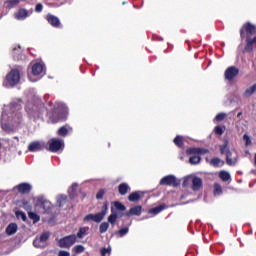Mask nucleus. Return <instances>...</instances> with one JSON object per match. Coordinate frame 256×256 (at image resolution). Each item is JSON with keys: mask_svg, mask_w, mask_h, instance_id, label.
Wrapping results in <instances>:
<instances>
[{"mask_svg": "<svg viewBox=\"0 0 256 256\" xmlns=\"http://www.w3.org/2000/svg\"><path fill=\"white\" fill-rule=\"evenodd\" d=\"M36 207H41L44 210V213L51 212V202L43 196L37 198Z\"/></svg>", "mask_w": 256, "mask_h": 256, "instance_id": "nucleus-8", "label": "nucleus"}, {"mask_svg": "<svg viewBox=\"0 0 256 256\" xmlns=\"http://www.w3.org/2000/svg\"><path fill=\"white\" fill-rule=\"evenodd\" d=\"M114 207L117 211H125L127 209V207H125L123 203L119 201L114 202Z\"/></svg>", "mask_w": 256, "mask_h": 256, "instance_id": "nucleus-42", "label": "nucleus"}, {"mask_svg": "<svg viewBox=\"0 0 256 256\" xmlns=\"http://www.w3.org/2000/svg\"><path fill=\"white\" fill-rule=\"evenodd\" d=\"M214 131H215L216 135H223V133H224L223 128L221 126H216L214 128Z\"/></svg>", "mask_w": 256, "mask_h": 256, "instance_id": "nucleus-48", "label": "nucleus"}, {"mask_svg": "<svg viewBox=\"0 0 256 256\" xmlns=\"http://www.w3.org/2000/svg\"><path fill=\"white\" fill-rule=\"evenodd\" d=\"M89 227H80L76 237H78V239H83L85 237V235L89 234Z\"/></svg>", "mask_w": 256, "mask_h": 256, "instance_id": "nucleus-26", "label": "nucleus"}, {"mask_svg": "<svg viewBox=\"0 0 256 256\" xmlns=\"http://www.w3.org/2000/svg\"><path fill=\"white\" fill-rule=\"evenodd\" d=\"M237 75H239V68L235 66L228 67L224 72V77L226 81H233V79H235Z\"/></svg>", "mask_w": 256, "mask_h": 256, "instance_id": "nucleus-9", "label": "nucleus"}, {"mask_svg": "<svg viewBox=\"0 0 256 256\" xmlns=\"http://www.w3.org/2000/svg\"><path fill=\"white\" fill-rule=\"evenodd\" d=\"M159 184L167 187H179V185H181V181L174 175H167L160 180Z\"/></svg>", "mask_w": 256, "mask_h": 256, "instance_id": "nucleus-5", "label": "nucleus"}, {"mask_svg": "<svg viewBox=\"0 0 256 256\" xmlns=\"http://www.w3.org/2000/svg\"><path fill=\"white\" fill-rule=\"evenodd\" d=\"M127 233H129V227L121 228L118 231V237H125V235H127Z\"/></svg>", "mask_w": 256, "mask_h": 256, "instance_id": "nucleus-44", "label": "nucleus"}, {"mask_svg": "<svg viewBox=\"0 0 256 256\" xmlns=\"http://www.w3.org/2000/svg\"><path fill=\"white\" fill-rule=\"evenodd\" d=\"M63 120L67 119V114H64Z\"/></svg>", "mask_w": 256, "mask_h": 256, "instance_id": "nucleus-54", "label": "nucleus"}, {"mask_svg": "<svg viewBox=\"0 0 256 256\" xmlns=\"http://www.w3.org/2000/svg\"><path fill=\"white\" fill-rule=\"evenodd\" d=\"M141 200V192L136 191V192H132L129 196H128V201H130L131 203H137V201Z\"/></svg>", "mask_w": 256, "mask_h": 256, "instance_id": "nucleus-20", "label": "nucleus"}, {"mask_svg": "<svg viewBox=\"0 0 256 256\" xmlns=\"http://www.w3.org/2000/svg\"><path fill=\"white\" fill-rule=\"evenodd\" d=\"M112 213L110 214V216L108 217V223H110V225H115V223H117V219L119 218V216L117 215V213H114V209L111 208Z\"/></svg>", "mask_w": 256, "mask_h": 256, "instance_id": "nucleus-33", "label": "nucleus"}, {"mask_svg": "<svg viewBox=\"0 0 256 256\" xmlns=\"http://www.w3.org/2000/svg\"><path fill=\"white\" fill-rule=\"evenodd\" d=\"M233 156V153H231V150L226 153V163L227 165H235L237 163V158H231Z\"/></svg>", "mask_w": 256, "mask_h": 256, "instance_id": "nucleus-30", "label": "nucleus"}, {"mask_svg": "<svg viewBox=\"0 0 256 256\" xmlns=\"http://www.w3.org/2000/svg\"><path fill=\"white\" fill-rule=\"evenodd\" d=\"M256 91V84L252 85L250 88H247L245 92L243 93L244 97H251L253 93Z\"/></svg>", "mask_w": 256, "mask_h": 256, "instance_id": "nucleus-35", "label": "nucleus"}, {"mask_svg": "<svg viewBox=\"0 0 256 256\" xmlns=\"http://www.w3.org/2000/svg\"><path fill=\"white\" fill-rule=\"evenodd\" d=\"M31 13H33V10H31V12H29V10H27L25 8H20V9H18V11H16L14 13V17H15V19H17V21H25V19H27V17H29V15H31Z\"/></svg>", "mask_w": 256, "mask_h": 256, "instance_id": "nucleus-10", "label": "nucleus"}, {"mask_svg": "<svg viewBox=\"0 0 256 256\" xmlns=\"http://www.w3.org/2000/svg\"><path fill=\"white\" fill-rule=\"evenodd\" d=\"M143 211V207L141 205H137L134 206L132 208H130V210L126 213H124L125 217H132V215H137L139 217V215H141Z\"/></svg>", "mask_w": 256, "mask_h": 256, "instance_id": "nucleus-14", "label": "nucleus"}, {"mask_svg": "<svg viewBox=\"0 0 256 256\" xmlns=\"http://www.w3.org/2000/svg\"><path fill=\"white\" fill-rule=\"evenodd\" d=\"M16 189L18 193H20L21 195H27L31 193L32 187L31 184L23 182L16 186Z\"/></svg>", "mask_w": 256, "mask_h": 256, "instance_id": "nucleus-12", "label": "nucleus"}, {"mask_svg": "<svg viewBox=\"0 0 256 256\" xmlns=\"http://www.w3.org/2000/svg\"><path fill=\"white\" fill-rule=\"evenodd\" d=\"M19 3H21V0H6L4 5L6 9H13V7L19 5Z\"/></svg>", "mask_w": 256, "mask_h": 256, "instance_id": "nucleus-24", "label": "nucleus"}, {"mask_svg": "<svg viewBox=\"0 0 256 256\" xmlns=\"http://www.w3.org/2000/svg\"><path fill=\"white\" fill-rule=\"evenodd\" d=\"M13 51H17V48H14Z\"/></svg>", "mask_w": 256, "mask_h": 256, "instance_id": "nucleus-55", "label": "nucleus"}, {"mask_svg": "<svg viewBox=\"0 0 256 256\" xmlns=\"http://www.w3.org/2000/svg\"><path fill=\"white\" fill-rule=\"evenodd\" d=\"M219 178L221 179V181L227 182V181H230L231 174H229V172L225 170H222L219 172Z\"/></svg>", "mask_w": 256, "mask_h": 256, "instance_id": "nucleus-31", "label": "nucleus"}, {"mask_svg": "<svg viewBox=\"0 0 256 256\" xmlns=\"http://www.w3.org/2000/svg\"><path fill=\"white\" fill-rule=\"evenodd\" d=\"M225 117H227V114L220 112L215 116V121L220 123V121H225Z\"/></svg>", "mask_w": 256, "mask_h": 256, "instance_id": "nucleus-43", "label": "nucleus"}, {"mask_svg": "<svg viewBox=\"0 0 256 256\" xmlns=\"http://www.w3.org/2000/svg\"><path fill=\"white\" fill-rule=\"evenodd\" d=\"M173 142H174V145H175L176 147L183 148L184 145H185V142L183 141V136H179V135L176 136V137L174 138Z\"/></svg>", "mask_w": 256, "mask_h": 256, "instance_id": "nucleus-34", "label": "nucleus"}, {"mask_svg": "<svg viewBox=\"0 0 256 256\" xmlns=\"http://www.w3.org/2000/svg\"><path fill=\"white\" fill-rule=\"evenodd\" d=\"M67 201V196L66 195H60L57 199V205L60 207H63L65 205V202Z\"/></svg>", "mask_w": 256, "mask_h": 256, "instance_id": "nucleus-40", "label": "nucleus"}, {"mask_svg": "<svg viewBox=\"0 0 256 256\" xmlns=\"http://www.w3.org/2000/svg\"><path fill=\"white\" fill-rule=\"evenodd\" d=\"M87 221H94L95 223H101L102 218L99 215V213L97 214H88L84 217V222L87 223Z\"/></svg>", "mask_w": 256, "mask_h": 256, "instance_id": "nucleus-16", "label": "nucleus"}, {"mask_svg": "<svg viewBox=\"0 0 256 256\" xmlns=\"http://www.w3.org/2000/svg\"><path fill=\"white\" fill-rule=\"evenodd\" d=\"M241 115H243V112H239V113L237 114V117L239 118V117H241Z\"/></svg>", "mask_w": 256, "mask_h": 256, "instance_id": "nucleus-53", "label": "nucleus"}, {"mask_svg": "<svg viewBox=\"0 0 256 256\" xmlns=\"http://www.w3.org/2000/svg\"><path fill=\"white\" fill-rule=\"evenodd\" d=\"M58 256H71V253L65 250H60Z\"/></svg>", "mask_w": 256, "mask_h": 256, "instance_id": "nucleus-50", "label": "nucleus"}, {"mask_svg": "<svg viewBox=\"0 0 256 256\" xmlns=\"http://www.w3.org/2000/svg\"><path fill=\"white\" fill-rule=\"evenodd\" d=\"M28 150L31 153H35V151H42L43 146H41V143H39V142H32V143L29 144Z\"/></svg>", "mask_w": 256, "mask_h": 256, "instance_id": "nucleus-18", "label": "nucleus"}, {"mask_svg": "<svg viewBox=\"0 0 256 256\" xmlns=\"http://www.w3.org/2000/svg\"><path fill=\"white\" fill-rule=\"evenodd\" d=\"M45 105L43 104H33L31 102H28L26 104V112L30 117H41V113H43Z\"/></svg>", "mask_w": 256, "mask_h": 256, "instance_id": "nucleus-2", "label": "nucleus"}, {"mask_svg": "<svg viewBox=\"0 0 256 256\" xmlns=\"http://www.w3.org/2000/svg\"><path fill=\"white\" fill-rule=\"evenodd\" d=\"M74 253H76L77 255L81 254V253H85V246L83 245H76L73 248Z\"/></svg>", "mask_w": 256, "mask_h": 256, "instance_id": "nucleus-41", "label": "nucleus"}, {"mask_svg": "<svg viewBox=\"0 0 256 256\" xmlns=\"http://www.w3.org/2000/svg\"><path fill=\"white\" fill-rule=\"evenodd\" d=\"M15 215L16 219H22L24 222L27 221V214H25V212L17 210Z\"/></svg>", "mask_w": 256, "mask_h": 256, "instance_id": "nucleus-38", "label": "nucleus"}, {"mask_svg": "<svg viewBox=\"0 0 256 256\" xmlns=\"http://www.w3.org/2000/svg\"><path fill=\"white\" fill-rule=\"evenodd\" d=\"M231 150H229V142H225L224 144L220 145V153L221 155H226V153H229Z\"/></svg>", "mask_w": 256, "mask_h": 256, "instance_id": "nucleus-36", "label": "nucleus"}, {"mask_svg": "<svg viewBox=\"0 0 256 256\" xmlns=\"http://www.w3.org/2000/svg\"><path fill=\"white\" fill-rule=\"evenodd\" d=\"M49 237H50L49 232H43L39 238H36L33 241L34 247H36V249H43V247H45V243L49 241Z\"/></svg>", "mask_w": 256, "mask_h": 256, "instance_id": "nucleus-7", "label": "nucleus"}, {"mask_svg": "<svg viewBox=\"0 0 256 256\" xmlns=\"http://www.w3.org/2000/svg\"><path fill=\"white\" fill-rule=\"evenodd\" d=\"M71 189H72V191H76L77 190V184H72V186H71Z\"/></svg>", "mask_w": 256, "mask_h": 256, "instance_id": "nucleus-52", "label": "nucleus"}, {"mask_svg": "<svg viewBox=\"0 0 256 256\" xmlns=\"http://www.w3.org/2000/svg\"><path fill=\"white\" fill-rule=\"evenodd\" d=\"M46 21L51 25L52 27L58 28L61 27V21L57 18V16H54L52 14H48L46 16Z\"/></svg>", "mask_w": 256, "mask_h": 256, "instance_id": "nucleus-13", "label": "nucleus"}, {"mask_svg": "<svg viewBox=\"0 0 256 256\" xmlns=\"http://www.w3.org/2000/svg\"><path fill=\"white\" fill-rule=\"evenodd\" d=\"M109 229V222H103L99 226V232L100 233H107V230Z\"/></svg>", "mask_w": 256, "mask_h": 256, "instance_id": "nucleus-39", "label": "nucleus"}, {"mask_svg": "<svg viewBox=\"0 0 256 256\" xmlns=\"http://www.w3.org/2000/svg\"><path fill=\"white\" fill-rule=\"evenodd\" d=\"M100 253L102 256H109L111 255V248H102Z\"/></svg>", "mask_w": 256, "mask_h": 256, "instance_id": "nucleus-45", "label": "nucleus"}, {"mask_svg": "<svg viewBox=\"0 0 256 256\" xmlns=\"http://www.w3.org/2000/svg\"><path fill=\"white\" fill-rule=\"evenodd\" d=\"M48 145V151L51 153H57V151H61V149L64 147L63 140H59L57 138H52L49 140Z\"/></svg>", "mask_w": 256, "mask_h": 256, "instance_id": "nucleus-6", "label": "nucleus"}, {"mask_svg": "<svg viewBox=\"0 0 256 256\" xmlns=\"http://www.w3.org/2000/svg\"><path fill=\"white\" fill-rule=\"evenodd\" d=\"M129 191H131V187H129V184H127V183L119 184V186H118L119 195L125 196V195H127V193H129Z\"/></svg>", "mask_w": 256, "mask_h": 256, "instance_id": "nucleus-17", "label": "nucleus"}, {"mask_svg": "<svg viewBox=\"0 0 256 256\" xmlns=\"http://www.w3.org/2000/svg\"><path fill=\"white\" fill-rule=\"evenodd\" d=\"M7 235H15L17 233V224L16 223H10L6 228Z\"/></svg>", "mask_w": 256, "mask_h": 256, "instance_id": "nucleus-25", "label": "nucleus"}, {"mask_svg": "<svg viewBox=\"0 0 256 256\" xmlns=\"http://www.w3.org/2000/svg\"><path fill=\"white\" fill-rule=\"evenodd\" d=\"M105 195V189H100L96 194V199L101 200L103 199V196Z\"/></svg>", "mask_w": 256, "mask_h": 256, "instance_id": "nucleus-47", "label": "nucleus"}, {"mask_svg": "<svg viewBox=\"0 0 256 256\" xmlns=\"http://www.w3.org/2000/svg\"><path fill=\"white\" fill-rule=\"evenodd\" d=\"M77 242V236L75 234L65 236L59 240V247L62 249H69V247H73Z\"/></svg>", "mask_w": 256, "mask_h": 256, "instance_id": "nucleus-4", "label": "nucleus"}, {"mask_svg": "<svg viewBox=\"0 0 256 256\" xmlns=\"http://www.w3.org/2000/svg\"><path fill=\"white\" fill-rule=\"evenodd\" d=\"M187 155H192L189 158V163L191 165H199V163H201V156H199L197 154H187Z\"/></svg>", "mask_w": 256, "mask_h": 256, "instance_id": "nucleus-23", "label": "nucleus"}, {"mask_svg": "<svg viewBox=\"0 0 256 256\" xmlns=\"http://www.w3.org/2000/svg\"><path fill=\"white\" fill-rule=\"evenodd\" d=\"M43 73V65L41 63H35L32 66L33 75H41Z\"/></svg>", "mask_w": 256, "mask_h": 256, "instance_id": "nucleus-21", "label": "nucleus"}, {"mask_svg": "<svg viewBox=\"0 0 256 256\" xmlns=\"http://www.w3.org/2000/svg\"><path fill=\"white\" fill-rule=\"evenodd\" d=\"M252 35H255L251 38ZM240 37L241 39H245L246 37V45L244 47V53L253 52V45L256 43V26L255 24H251V22H246L240 29Z\"/></svg>", "mask_w": 256, "mask_h": 256, "instance_id": "nucleus-1", "label": "nucleus"}, {"mask_svg": "<svg viewBox=\"0 0 256 256\" xmlns=\"http://www.w3.org/2000/svg\"><path fill=\"white\" fill-rule=\"evenodd\" d=\"M35 11L36 13H41V11H43V4L41 3L36 4Z\"/></svg>", "mask_w": 256, "mask_h": 256, "instance_id": "nucleus-49", "label": "nucleus"}, {"mask_svg": "<svg viewBox=\"0 0 256 256\" xmlns=\"http://www.w3.org/2000/svg\"><path fill=\"white\" fill-rule=\"evenodd\" d=\"M107 211H109V202H104L101 212L98 213V215L101 217L102 220L105 219V215H107Z\"/></svg>", "mask_w": 256, "mask_h": 256, "instance_id": "nucleus-32", "label": "nucleus"}, {"mask_svg": "<svg viewBox=\"0 0 256 256\" xmlns=\"http://www.w3.org/2000/svg\"><path fill=\"white\" fill-rule=\"evenodd\" d=\"M6 81L11 87H15L21 81V72H19L18 69H12L7 75H6Z\"/></svg>", "mask_w": 256, "mask_h": 256, "instance_id": "nucleus-3", "label": "nucleus"}, {"mask_svg": "<svg viewBox=\"0 0 256 256\" xmlns=\"http://www.w3.org/2000/svg\"><path fill=\"white\" fill-rule=\"evenodd\" d=\"M21 207L25 209V211H27V213H29V211H33V205L31 204V201L29 200H21Z\"/></svg>", "mask_w": 256, "mask_h": 256, "instance_id": "nucleus-29", "label": "nucleus"}, {"mask_svg": "<svg viewBox=\"0 0 256 256\" xmlns=\"http://www.w3.org/2000/svg\"><path fill=\"white\" fill-rule=\"evenodd\" d=\"M2 129H3L4 131H8V130H9V125L2 123Z\"/></svg>", "mask_w": 256, "mask_h": 256, "instance_id": "nucleus-51", "label": "nucleus"}, {"mask_svg": "<svg viewBox=\"0 0 256 256\" xmlns=\"http://www.w3.org/2000/svg\"><path fill=\"white\" fill-rule=\"evenodd\" d=\"M68 134H69V129L67 128V126H62L58 129V135L60 137H67Z\"/></svg>", "mask_w": 256, "mask_h": 256, "instance_id": "nucleus-37", "label": "nucleus"}, {"mask_svg": "<svg viewBox=\"0 0 256 256\" xmlns=\"http://www.w3.org/2000/svg\"><path fill=\"white\" fill-rule=\"evenodd\" d=\"M210 165L212 167H223V165H225V161H223L221 158H212L210 160Z\"/></svg>", "mask_w": 256, "mask_h": 256, "instance_id": "nucleus-22", "label": "nucleus"}, {"mask_svg": "<svg viewBox=\"0 0 256 256\" xmlns=\"http://www.w3.org/2000/svg\"><path fill=\"white\" fill-rule=\"evenodd\" d=\"M167 205L166 204H160L152 209L149 210V213H152L153 215H159V213H161V211H165V209H167Z\"/></svg>", "mask_w": 256, "mask_h": 256, "instance_id": "nucleus-19", "label": "nucleus"}, {"mask_svg": "<svg viewBox=\"0 0 256 256\" xmlns=\"http://www.w3.org/2000/svg\"><path fill=\"white\" fill-rule=\"evenodd\" d=\"M209 154V149L207 148H188L186 150V155H207Z\"/></svg>", "mask_w": 256, "mask_h": 256, "instance_id": "nucleus-11", "label": "nucleus"}, {"mask_svg": "<svg viewBox=\"0 0 256 256\" xmlns=\"http://www.w3.org/2000/svg\"><path fill=\"white\" fill-rule=\"evenodd\" d=\"M243 141H245L246 147H249V145H251V138L249 137V135L244 134L243 135Z\"/></svg>", "mask_w": 256, "mask_h": 256, "instance_id": "nucleus-46", "label": "nucleus"}, {"mask_svg": "<svg viewBox=\"0 0 256 256\" xmlns=\"http://www.w3.org/2000/svg\"><path fill=\"white\" fill-rule=\"evenodd\" d=\"M203 188V180L200 177L195 176L192 179V191H199Z\"/></svg>", "mask_w": 256, "mask_h": 256, "instance_id": "nucleus-15", "label": "nucleus"}, {"mask_svg": "<svg viewBox=\"0 0 256 256\" xmlns=\"http://www.w3.org/2000/svg\"><path fill=\"white\" fill-rule=\"evenodd\" d=\"M213 195L215 197H217L219 195H223V187L218 182L214 183Z\"/></svg>", "mask_w": 256, "mask_h": 256, "instance_id": "nucleus-27", "label": "nucleus"}, {"mask_svg": "<svg viewBox=\"0 0 256 256\" xmlns=\"http://www.w3.org/2000/svg\"><path fill=\"white\" fill-rule=\"evenodd\" d=\"M28 217L33 221V223H39L41 221V216H39V214L33 212L32 210L28 212Z\"/></svg>", "mask_w": 256, "mask_h": 256, "instance_id": "nucleus-28", "label": "nucleus"}]
</instances>
